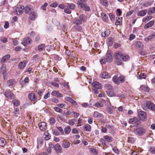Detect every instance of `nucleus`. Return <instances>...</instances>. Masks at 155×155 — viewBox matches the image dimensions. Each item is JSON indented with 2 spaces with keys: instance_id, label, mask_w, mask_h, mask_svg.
I'll use <instances>...</instances> for the list:
<instances>
[{
  "instance_id": "obj_38",
  "label": "nucleus",
  "mask_w": 155,
  "mask_h": 155,
  "mask_svg": "<svg viewBox=\"0 0 155 155\" xmlns=\"http://www.w3.org/2000/svg\"><path fill=\"white\" fill-rule=\"evenodd\" d=\"M102 116V115L97 111H94L93 114V117H94L99 118Z\"/></svg>"
},
{
  "instance_id": "obj_36",
  "label": "nucleus",
  "mask_w": 155,
  "mask_h": 155,
  "mask_svg": "<svg viewBox=\"0 0 155 155\" xmlns=\"http://www.w3.org/2000/svg\"><path fill=\"white\" fill-rule=\"evenodd\" d=\"M104 139L107 142H111L112 141V137H109L108 136L106 135L104 136Z\"/></svg>"
},
{
  "instance_id": "obj_33",
  "label": "nucleus",
  "mask_w": 155,
  "mask_h": 155,
  "mask_svg": "<svg viewBox=\"0 0 155 155\" xmlns=\"http://www.w3.org/2000/svg\"><path fill=\"white\" fill-rule=\"evenodd\" d=\"M73 21V23L76 25H81L82 24V22L80 19L74 20Z\"/></svg>"
},
{
  "instance_id": "obj_24",
  "label": "nucleus",
  "mask_w": 155,
  "mask_h": 155,
  "mask_svg": "<svg viewBox=\"0 0 155 155\" xmlns=\"http://www.w3.org/2000/svg\"><path fill=\"white\" fill-rule=\"evenodd\" d=\"M155 37V32L153 33L148 37L145 38L144 40L146 41H148L151 40L153 37Z\"/></svg>"
},
{
  "instance_id": "obj_45",
  "label": "nucleus",
  "mask_w": 155,
  "mask_h": 155,
  "mask_svg": "<svg viewBox=\"0 0 155 155\" xmlns=\"http://www.w3.org/2000/svg\"><path fill=\"white\" fill-rule=\"evenodd\" d=\"M45 45L43 44H42L39 45L38 46V49L39 51H41L43 49H45Z\"/></svg>"
},
{
  "instance_id": "obj_35",
  "label": "nucleus",
  "mask_w": 155,
  "mask_h": 155,
  "mask_svg": "<svg viewBox=\"0 0 155 155\" xmlns=\"http://www.w3.org/2000/svg\"><path fill=\"white\" fill-rule=\"evenodd\" d=\"M80 20L81 21H85L87 18V17L84 15L82 14L80 15L79 17Z\"/></svg>"
},
{
  "instance_id": "obj_20",
  "label": "nucleus",
  "mask_w": 155,
  "mask_h": 155,
  "mask_svg": "<svg viewBox=\"0 0 155 155\" xmlns=\"http://www.w3.org/2000/svg\"><path fill=\"white\" fill-rule=\"evenodd\" d=\"M84 10L86 11H89L90 10V8L88 6H87V5L85 3L81 4V5H79Z\"/></svg>"
},
{
  "instance_id": "obj_27",
  "label": "nucleus",
  "mask_w": 155,
  "mask_h": 155,
  "mask_svg": "<svg viewBox=\"0 0 155 155\" xmlns=\"http://www.w3.org/2000/svg\"><path fill=\"white\" fill-rule=\"evenodd\" d=\"M154 23V21H151L146 24L144 28L147 29L152 26Z\"/></svg>"
},
{
  "instance_id": "obj_5",
  "label": "nucleus",
  "mask_w": 155,
  "mask_h": 155,
  "mask_svg": "<svg viewBox=\"0 0 155 155\" xmlns=\"http://www.w3.org/2000/svg\"><path fill=\"white\" fill-rule=\"evenodd\" d=\"M5 95L8 98L12 99L15 98V96L13 93L9 91H7L5 92Z\"/></svg>"
},
{
  "instance_id": "obj_46",
  "label": "nucleus",
  "mask_w": 155,
  "mask_h": 155,
  "mask_svg": "<svg viewBox=\"0 0 155 155\" xmlns=\"http://www.w3.org/2000/svg\"><path fill=\"white\" fill-rule=\"evenodd\" d=\"M128 142L133 143L135 141V139L132 137H129L128 138Z\"/></svg>"
},
{
  "instance_id": "obj_17",
  "label": "nucleus",
  "mask_w": 155,
  "mask_h": 155,
  "mask_svg": "<svg viewBox=\"0 0 155 155\" xmlns=\"http://www.w3.org/2000/svg\"><path fill=\"white\" fill-rule=\"evenodd\" d=\"M51 94L53 96H55L58 97H63L61 94L56 91H53L51 93Z\"/></svg>"
},
{
  "instance_id": "obj_19",
  "label": "nucleus",
  "mask_w": 155,
  "mask_h": 155,
  "mask_svg": "<svg viewBox=\"0 0 155 155\" xmlns=\"http://www.w3.org/2000/svg\"><path fill=\"white\" fill-rule=\"evenodd\" d=\"M54 148L56 151L58 153L62 152V149L61 146L58 144H56L54 146Z\"/></svg>"
},
{
  "instance_id": "obj_7",
  "label": "nucleus",
  "mask_w": 155,
  "mask_h": 155,
  "mask_svg": "<svg viewBox=\"0 0 155 155\" xmlns=\"http://www.w3.org/2000/svg\"><path fill=\"white\" fill-rule=\"evenodd\" d=\"M37 13L34 10L31 12L29 14V18L32 21L35 20L37 18Z\"/></svg>"
},
{
  "instance_id": "obj_37",
  "label": "nucleus",
  "mask_w": 155,
  "mask_h": 155,
  "mask_svg": "<svg viewBox=\"0 0 155 155\" xmlns=\"http://www.w3.org/2000/svg\"><path fill=\"white\" fill-rule=\"evenodd\" d=\"M140 89L145 91H148L150 90L149 88L147 86H141L140 87Z\"/></svg>"
},
{
  "instance_id": "obj_6",
  "label": "nucleus",
  "mask_w": 155,
  "mask_h": 155,
  "mask_svg": "<svg viewBox=\"0 0 155 155\" xmlns=\"http://www.w3.org/2000/svg\"><path fill=\"white\" fill-rule=\"evenodd\" d=\"M146 105L149 109L152 111H155V105L150 101H147Z\"/></svg>"
},
{
  "instance_id": "obj_29",
  "label": "nucleus",
  "mask_w": 155,
  "mask_h": 155,
  "mask_svg": "<svg viewBox=\"0 0 155 155\" xmlns=\"http://www.w3.org/2000/svg\"><path fill=\"white\" fill-rule=\"evenodd\" d=\"M71 130V128L70 126H68L66 127L64 129V133L66 134H69Z\"/></svg>"
},
{
  "instance_id": "obj_56",
  "label": "nucleus",
  "mask_w": 155,
  "mask_h": 155,
  "mask_svg": "<svg viewBox=\"0 0 155 155\" xmlns=\"http://www.w3.org/2000/svg\"><path fill=\"white\" fill-rule=\"evenodd\" d=\"M75 28L77 30L81 31L82 30V27L81 26H79L78 25H75Z\"/></svg>"
},
{
  "instance_id": "obj_44",
  "label": "nucleus",
  "mask_w": 155,
  "mask_h": 155,
  "mask_svg": "<svg viewBox=\"0 0 155 155\" xmlns=\"http://www.w3.org/2000/svg\"><path fill=\"white\" fill-rule=\"evenodd\" d=\"M104 105L102 103V101L97 102L95 104V106L97 107H103Z\"/></svg>"
},
{
  "instance_id": "obj_23",
  "label": "nucleus",
  "mask_w": 155,
  "mask_h": 155,
  "mask_svg": "<svg viewBox=\"0 0 155 155\" xmlns=\"http://www.w3.org/2000/svg\"><path fill=\"white\" fill-rule=\"evenodd\" d=\"M27 63L26 61H24L20 62L18 64V66L20 69H24L26 66Z\"/></svg>"
},
{
  "instance_id": "obj_11",
  "label": "nucleus",
  "mask_w": 155,
  "mask_h": 155,
  "mask_svg": "<svg viewBox=\"0 0 155 155\" xmlns=\"http://www.w3.org/2000/svg\"><path fill=\"white\" fill-rule=\"evenodd\" d=\"M38 125L40 130L42 131H45L46 129L47 124L45 122H41L38 124Z\"/></svg>"
},
{
  "instance_id": "obj_55",
  "label": "nucleus",
  "mask_w": 155,
  "mask_h": 155,
  "mask_svg": "<svg viewBox=\"0 0 155 155\" xmlns=\"http://www.w3.org/2000/svg\"><path fill=\"white\" fill-rule=\"evenodd\" d=\"M149 150L152 153L155 154V147H150Z\"/></svg>"
},
{
  "instance_id": "obj_54",
  "label": "nucleus",
  "mask_w": 155,
  "mask_h": 155,
  "mask_svg": "<svg viewBox=\"0 0 155 155\" xmlns=\"http://www.w3.org/2000/svg\"><path fill=\"white\" fill-rule=\"evenodd\" d=\"M152 4V3L150 2H147L143 3V5L145 7H147L149 6H150Z\"/></svg>"
},
{
  "instance_id": "obj_48",
  "label": "nucleus",
  "mask_w": 155,
  "mask_h": 155,
  "mask_svg": "<svg viewBox=\"0 0 155 155\" xmlns=\"http://www.w3.org/2000/svg\"><path fill=\"white\" fill-rule=\"evenodd\" d=\"M136 77L138 79H145L146 78V76L143 73H140V75L139 78L138 76H137Z\"/></svg>"
},
{
  "instance_id": "obj_31",
  "label": "nucleus",
  "mask_w": 155,
  "mask_h": 155,
  "mask_svg": "<svg viewBox=\"0 0 155 155\" xmlns=\"http://www.w3.org/2000/svg\"><path fill=\"white\" fill-rule=\"evenodd\" d=\"M113 81L115 82V83L118 84H119V77L118 78L117 76V75H114L112 78Z\"/></svg>"
},
{
  "instance_id": "obj_42",
  "label": "nucleus",
  "mask_w": 155,
  "mask_h": 155,
  "mask_svg": "<svg viewBox=\"0 0 155 155\" xmlns=\"http://www.w3.org/2000/svg\"><path fill=\"white\" fill-rule=\"evenodd\" d=\"M105 87L108 90L110 91L112 89V86L109 84H107L105 85Z\"/></svg>"
},
{
  "instance_id": "obj_30",
  "label": "nucleus",
  "mask_w": 155,
  "mask_h": 155,
  "mask_svg": "<svg viewBox=\"0 0 155 155\" xmlns=\"http://www.w3.org/2000/svg\"><path fill=\"white\" fill-rule=\"evenodd\" d=\"M6 141L5 139L3 138H0V146L4 147L6 144Z\"/></svg>"
},
{
  "instance_id": "obj_41",
  "label": "nucleus",
  "mask_w": 155,
  "mask_h": 155,
  "mask_svg": "<svg viewBox=\"0 0 155 155\" xmlns=\"http://www.w3.org/2000/svg\"><path fill=\"white\" fill-rule=\"evenodd\" d=\"M155 13V7H153L152 9L150 8L148 12V14L151 15Z\"/></svg>"
},
{
  "instance_id": "obj_18",
  "label": "nucleus",
  "mask_w": 155,
  "mask_h": 155,
  "mask_svg": "<svg viewBox=\"0 0 155 155\" xmlns=\"http://www.w3.org/2000/svg\"><path fill=\"white\" fill-rule=\"evenodd\" d=\"M135 46L139 50H142L143 48V45L142 42L140 41H137L135 44Z\"/></svg>"
},
{
  "instance_id": "obj_12",
  "label": "nucleus",
  "mask_w": 155,
  "mask_h": 155,
  "mask_svg": "<svg viewBox=\"0 0 155 155\" xmlns=\"http://www.w3.org/2000/svg\"><path fill=\"white\" fill-rule=\"evenodd\" d=\"M65 99L66 101L71 103L74 105L76 106L77 105V103L73 99L69 97H65Z\"/></svg>"
},
{
  "instance_id": "obj_63",
  "label": "nucleus",
  "mask_w": 155,
  "mask_h": 155,
  "mask_svg": "<svg viewBox=\"0 0 155 155\" xmlns=\"http://www.w3.org/2000/svg\"><path fill=\"white\" fill-rule=\"evenodd\" d=\"M57 129L62 135H64V132L62 128L61 127H57Z\"/></svg>"
},
{
  "instance_id": "obj_47",
  "label": "nucleus",
  "mask_w": 155,
  "mask_h": 155,
  "mask_svg": "<svg viewBox=\"0 0 155 155\" xmlns=\"http://www.w3.org/2000/svg\"><path fill=\"white\" fill-rule=\"evenodd\" d=\"M107 94L108 96L111 97L115 96L114 93L111 91H108L107 92Z\"/></svg>"
},
{
  "instance_id": "obj_4",
  "label": "nucleus",
  "mask_w": 155,
  "mask_h": 155,
  "mask_svg": "<svg viewBox=\"0 0 155 155\" xmlns=\"http://www.w3.org/2000/svg\"><path fill=\"white\" fill-rule=\"evenodd\" d=\"M138 116L141 120L143 121L145 120L147 117L146 113L143 111H139L138 114Z\"/></svg>"
},
{
  "instance_id": "obj_58",
  "label": "nucleus",
  "mask_w": 155,
  "mask_h": 155,
  "mask_svg": "<svg viewBox=\"0 0 155 155\" xmlns=\"http://www.w3.org/2000/svg\"><path fill=\"white\" fill-rule=\"evenodd\" d=\"M52 56L55 60H61L60 58L57 55L54 54L52 55Z\"/></svg>"
},
{
  "instance_id": "obj_57",
  "label": "nucleus",
  "mask_w": 155,
  "mask_h": 155,
  "mask_svg": "<svg viewBox=\"0 0 155 155\" xmlns=\"http://www.w3.org/2000/svg\"><path fill=\"white\" fill-rule=\"evenodd\" d=\"M100 63L102 64H105L106 62H107V61H106L105 58H101L100 60Z\"/></svg>"
},
{
  "instance_id": "obj_34",
  "label": "nucleus",
  "mask_w": 155,
  "mask_h": 155,
  "mask_svg": "<svg viewBox=\"0 0 155 155\" xmlns=\"http://www.w3.org/2000/svg\"><path fill=\"white\" fill-rule=\"evenodd\" d=\"M67 8L71 9H74L75 7V5L74 4L68 3L66 6Z\"/></svg>"
},
{
  "instance_id": "obj_25",
  "label": "nucleus",
  "mask_w": 155,
  "mask_h": 155,
  "mask_svg": "<svg viewBox=\"0 0 155 155\" xmlns=\"http://www.w3.org/2000/svg\"><path fill=\"white\" fill-rule=\"evenodd\" d=\"M147 12L146 10H143L138 12L137 15L138 16H143L145 15Z\"/></svg>"
},
{
  "instance_id": "obj_14",
  "label": "nucleus",
  "mask_w": 155,
  "mask_h": 155,
  "mask_svg": "<svg viewBox=\"0 0 155 155\" xmlns=\"http://www.w3.org/2000/svg\"><path fill=\"white\" fill-rule=\"evenodd\" d=\"M120 54H121L120 58H122L124 61H126L130 59V57L128 55L123 54L121 52H120Z\"/></svg>"
},
{
  "instance_id": "obj_51",
  "label": "nucleus",
  "mask_w": 155,
  "mask_h": 155,
  "mask_svg": "<svg viewBox=\"0 0 155 155\" xmlns=\"http://www.w3.org/2000/svg\"><path fill=\"white\" fill-rule=\"evenodd\" d=\"M54 109L58 113H61L63 111L62 109L58 107H54Z\"/></svg>"
},
{
  "instance_id": "obj_39",
  "label": "nucleus",
  "mask_w": 155,
  "mask_h": 155,
  "mask_svg": "<svg viewBox=\"0 0 155 155\" xmlns=\"http://www.w3.org/2000/svg\"><path fill=\"white\" fill-rule=\"evenodd\" d=\"M15 81L14 80L11 79L7 81V84L8 86L10 87L14 84L15 83Z\"/></svg>"
},
{
  "instance_id": "obj_21",
  "label": "nucleus",
  "mask_w": 155,
  "mask_h": 155,
  "mask_svg": "<svg viewBox=\"0 0 155 155\" xmlns=\"http://www.w3.org/2000/svg\"><path fill=\"white\" fill-rule=\"evenodd\" d=\"M138 119L137 118L134 117L130 119L129 121V123L130 124H134L137 123L136 125H138Z\"/></svg>"
},
{
  "instance_id": "obj_2",
  "label": "nucleus",
  "mask_w": 155,
  "mask_h": 155,
  "mask_svg": "<svg viewBox=\"0 0 155 155\" xmlns=\"http://www.w3.org/2000/svg\"><path fill=\"white\" fill-rule=\"evenodd\" d=\"M121 55L120 52L119 51L117 52L115 54V63L118 65H121L122 63V60L120 59V58Z\"/></svg>"
},
{
  "instance_id": "obj_40",
  "label": "nucleus",
  "mask_w": 155,
  "mask_h": 155,
  "mask_svg": "<svg viewBox=\"0 0 155 155\" xmlns=\"http://www.w3.org/2000/svg\"><path fill=\"white\" fill-rule=\"evenodd\" d=\"M12 103L14 105L16 106H18L20 104L19 101L17 99H15L12 101Z\"/></svg>"
},
{
  "instance_id": "obj_22",
  "label": "nucleus",
  "mask_w": 155,
  "mask_h": 155,
  "mask_svg": "<svg viewBox=\"0 0 155 155\" xmlns=\"http://www.w3.org/2000/svg\"><path fill=\"white\" fill-rule=\"evenodd\" d=\"M101 16L103 20L105 22H107L108 21V16L104 13H101Z\"/></svg>"
},
{
  "instance_id": "obj_43",
  "label": "nucleus",
  "mask_w": 155,
  "mask_h": 155,
  "mask_svg": "<svg viewBox=\"0 0 155 155\" xmlns=\"http://www.w3.org/2000/svg\"><path fill=\"white\" fill-rule=\"evenodd\" d=\"M101 3L104 6H107L108 5V3L107 0H100Z\"/></svg>"
},
{
  "instance_id": "obj_52",
  "label": "nucleus",
  "mask_w": 155,
  "mask_h": 155,
  "mask_svg": "<svg viewBox=\"0 0 155 155\" xmlns=\"http://www.w3.org/2000/svg\"><path fill=\"white\" fill-rule=\"evenodd\" d=\"M48 3L47 2H45L44 5L41 6V8L44 11L46 10V7L48 5Z\"/></svg>"
},
{
  "instance_id": "obj_32",
  "label": "nucleus",
  "mask_w": 155,
  "mask_h": 155,
  "mask_svg": "<svg viewBox=\"0 0 155 155\" xmlns=\"http://www.w3.org/2000/svg\"><path fill=\"white\" fill-rule=\"evenodd\" d=\"M70 145V143L69 142L64 141L63 143L62 147L65 148H68Z\"/></svg>"
},
{
  "instance_id": "obj_8",
  "label": "nucleus",
  "mask_w": 155,
  "mask_h": 155,
  "mask_svg": "<svg viewBox=\"0 0 155 155\" xmlns=\"http://www.w3.org/2000/svg\"><path fill=\"white\" fill-rule=\"evenodd\" d=\"M106 61L109 62H110L112 61V57L111 54V51H108L106 54V58H105Z\"/></svg>"
},
{
  "instance_id": "obj_53",
  "label": "nucleus",
  "mask_w": 155,
  "mask_h": 155,
  "mask_svg": "<svg viewBox=\"0 0 155 155\" xmlns=\"http://www.w3.org/2000/svg\"><path fill=\"white\" fill-rule=\"evenodd\" d=\"M125 81L124 78L122 76H120L119 77V82L120 81L121 83H123Z\"/></svg>"
},
{
  "instance_id": "obj_26",
  "label": "nucleus",
  "mask_w": 155,
  "mask_h": 155,
  "mask_svg": "<svg viewBox=\"0 0 155 155\" xmlns=\"http://www.w3.org/2000/svg\"><path fill=\"white\" fill-rule=\"evenodd\" d=\"M84 130L87 132H90L91 131V127L88 124H86L83 126Z\"/></svg>"
},
{
  "instance_id": "obj_64",
  "label": "nucleus",
  "mask_w": 155,
  "mask_h": 155,
  "mask_svg": "<svg viewBox=\"0 0 155 155\" xmlns=\"http://www.w3.org/2000/svg\"><path fill=\"white\" fill-rule=\"evenodd\" d=\"M51 7L54 8H55L57 7L58 5V4L56 2H55L52 3L50 5Z\"/></svg>"
},
{
  "instance_id": "obj_59",
  "label": "nucleus",
  "mask_w": 155,
  "mask_h": 155,
  "mask_svg": "<svg viewBox=\"0 0 155 155\" xmlns=\"http://www.w3.org/2000/svg\"><path fill=\"white\" fill-rule=\"evenodd\" d=\"M112 150L116 154H118L120 152L119 150L115 147L113 148Z\"/></svg>"
},
{
  "instance_id": "obj_1",
  "label": "nucleus",
  "mask_w": 155,
  "mask_h": 155,
  "mask_svg": "<svg viewBox=\"0 0 155 155\" xmlns=\"http://www.w3.org/2000/svg\"><path fill=\"white\" fill-rule=\"evenodd\" d=\"M145 132V129L141 127H138L134 131V133L135 134L139 136L143 135Z\"/></svg>"
},
{
  "instance_id": "obj_60",
  "label": "nucleus",
  "mask_w": 155,
  "mask_h": 155,
  "mask_svg": "<svg viewBox=\"0 0 155 155\" xmlns=\"http://www.w3.org/2000/svg\"><path fill=\"white\" fill-rule=\"evenodd\" d=\"M50 122L51 124H54L55 122V119L53 117H51L50 119Z\"/></svg>"
},
{
  "instance_id": "obj_50",
  "label": "nucleus",
  "mask_w": 155,
  "mask_h": 155,
  "mask_svg": "<svg viewBox=\"0 0 155 155\" xmlns=\"http://www.w3.org/2000/svg\"><path fill=\"white\" fill-rule=\"evenodd\" d=\"M109 17L110 20L111 21H113L114 20L115 15L111 13H110L109 15Z\"/></svg>"
},
{
  "instance_id": "obj_13",
  "label": "nucleus",
  "mask_w": 155,
  "mask_h": 155,
  "mask_svg": "<svg viewBox=\"0 0 155 155\" xmlns=\"http://www.w3.org/2000/svg\"><path fill=\"white\" fill-rule=\"evenodd\" d=\"M31 41V39L28 37H26L24 39V41L21 42V44L25 46H26L28 44H29Z\"/></svg>"
},
{
  "instance_id": "obj_3",
  "label": "nucleus",
  "mask_w": 155,
  "mask_h": 155,
  "mask_svg": "<svg viewBox=\"0 0 155 155\" xmlns=\"http://www.w3.org/2000/svg\"><path fill=\"white\" fill-rule=\"evenodd\" d=\"M24 7L23 6L19 5L16 7L15 13L16 15L22 14L24 12Z\"/></svg>"
},
{
  "instance_id": "obj_28",
  "label": "nucleus",
  "mask_w": 155,
  "mask_h": 155,
  "mask_svg": "<svg viewBox=\"0 0 155 155\" xmlns=\"http://www.w3.org/2000/svg\"><path fill=\"white\" fill-rule=\"evenodd\" d=\"M10 58V55L9 54H7L4 56L2 58L1 60V62L3 63L7 59H9Z\"/></svg>"
},
{
  "instance_id": "obj_62",
  "label": "nucleus",
  "mask_w": 155,
  "mask_h": 155,
  "mask_svg": "<svg viewBox=\"0 0 155 155\" xmlns=\"http://www.w3.org/2000/svg\"><path fill=\"white\" fill-rule=\"evenodd\" d=\"M47 135L46 134V136L45 137V139L46 140H48L50 138L51 136L50 134L48 133H47Z\"/></svg>"
},
{
  "instance_id": "obj_9",
  "label": "nucleus",
  "mask_w": 155,
  "mask_h": 155,
  "mask_svg": "<svg viewBox=\"0 0 155 155\" xmlns=\"http://www.w3.org/2000/svg\"><path fill=\"white\" fill-rule=\"evenodd\" d=\"M92 85L94 88L99 89H100L102 87V86L101 84L97 81L93 82Z\"/></svg>"
},
{
  "instance_id": "obj_49",
  "label": "nucleus",
  "mask_w": 155,
  "mask_h": 155,
  "mask_svg": "<svg viewBox=\"0 0 155 155\" xmlns=\"http://www.w3.org/2000/svg\"><path fill=\"white\" fill-rule=\"evenodd\" d=\"M91 152L94 155H97L98 154V152L96 149L91 148L90 149Z\"/></svg>"
},
{
  "instance_id": "obj_15",
  "label": "nucleus",
  "mask_w": 155,
  "mask_h": 155,
  "mask_svg": "<svg viewBox=\"0 0 155 155\" xmlns=\"http://www.w3.org/2000/svg\"><path fill=\"white\" fill-rule=\"evenodd\" d=\"M100 76L103 78H110V74L107 72H104Z\"/></svg>"
},
{
  "instance_id": "obj_16",
  "label": "nucleus",
  "mask_w": 155,
  "mask_h": 155,
  "mask_svg": "<svg viewBox=\"0 0 155 155\" xmlns=\"http://www.w3.org/2000/svg\"><path fill=\"white\" fill-rule=\"evenodd\" d=\"M34 10L33 8L28 5L26 6L25 8V13L29 15Z\"/></svg>"
},
{
  "instance_id": "obj_61",
  "label": "nucleus",
  "mask_w": 155,
  "mask_h": 155,
  "mask_svg": "<svg viewBox=\"0 0 155 155\" xmlns=\"http://www.w3.org/2000/svg\"><path fill=\"white\" fill-rule=\"evenodd\" d=\"M64 11L65 13L68 14H70L71 13V10L67 8L64 9Z\"/></svg>"
},
{
  "instance_id": "obj_10",
  "label": "nucleus",
  "mask_w": 155,
  "mask_h": 155,
  "mask_svg": "<svg viewBox=\"0 0 155 155\" xmlns=\"http://www.w3.org/2000/svg\"><path fill=\"white\" fill-rule=\"evenodd\" d=\"M28 97L29 99L33 101L37 102L38 100L35 94L32 93L29 94L28 95Z\"/></svg>"
}]
</instances>
